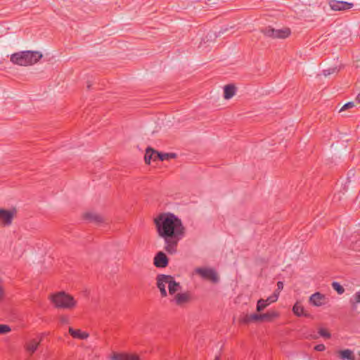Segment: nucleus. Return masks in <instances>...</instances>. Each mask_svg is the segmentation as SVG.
Listing matches in <instances>:
<instances>
[{
  "label": "nucleus",
  "instance_id": "nucleus-1",
  "mask_svg": "<svg viewBox=\"0 0 360 360\" xmlns=\"http://www.w3.org/2000/svg\"><path fill=\"white\" fill-rule=\"evenodd\" d=\"M157 233L164 240V250L170 255L177 252L179 241L186 235V228L181 220L171 212L160 214L154 219Z\"/></svg>",
  "mask_w": 360,
  "mask_h": 360
},
{
  "label": "nucleus",
  "instance_id": "nucleus-2",
  "mask_svg": "<svg viewBox=\"0 0 360 360\" xmlns=\"http://www.w3.org/2000/svg\"><path fill=\"white\" fill-rule=\"evenodd\" d=\"M42 56L39 51H24L12 54L11 61L14 64L26 66L36 63Z\"/></svg>",
  "mask_w": 360,
  "mask_h": 360
},
{
  "label": "nucleus",
  "instance_id": "nucleus-3",
  "mask_svg": "<svg viewBox=\"0 0 360 360\" xmlns=\"http://www.w3.org/2000/svg\"><path fill=\"white\" fill-rule=\"evenodd\" d=\"M51 300L56 307L61 309H72L77 304L74 297L64 291L51 295Z\"/></svg>",
  "mask_w": 360,
  "mask_h": 360
},
{
  "label": "nucleus",
  "instance_id": "nucleus-4",
  "mask_svg": "<svg viewBox=\"0 0 360 360\" xmlns=\"http://www.w3.org/2000/svg\"><path fill=\"white\" fill-rule=\"evenodd\" d=\"M261 32L265 36L274 39H285L290 34V30L289 28L276 30L271 27H266L261 29Z\"/></svg>",
  "mask_w": 360,
  "mask_h": 360
},
{
  "label": "nucleus",
  "instance_id": "nucleus-5",
  "mask_svg": "<svg viewBox=\"0 0 360 360\" xmlns=\"http://www.w3.org/2000/svg\"><path fill=\"white\" fill-rule=\"evenodd\" d=\"M195 272L203 279L209 280L213 283H217L219 281V276L214 269L198 267L195 269Z\"/></svg>",
  "mask_w": 360,
  "mask_h": 360
},
{
  "label": "nucleus",
  "instance_id": "nucleus-6",
  "mask_svg": "<svg viewBox=\"0 0 360 360\" xmlns=\"http://www.w3.org/2000/svg\"><path fill=\"white\" fill-rule=\"evenodd\" d=\"M171 278V275L158 274L156 277V285L160 290V295L162 297L167 296L166 290V285H168L169 280Z\"/></svg>",
  "mask_w": 360,
  "mask_h": 360
},
{
  "label": "nucleus",
  "instance_id": "nucleus-7",
  "mask_svg": "<svg viewBox=\"0 0 360 360\" xmlns=\"http://www.w3.org/2000/svg\"><path fill=\"white\" fill-rule=\"evenodd\" d=\"M328 4L333 11H345L352 8L354 6L352 3L344 1L330 0Z\"/></svg>",
  "mask_w": 360,
  "mask_h": 360
},
{
  "label": "nucleus",
  "instance_id": "nucleus-8",
  "mask_svg": "<svg viewBox=\"0 0 360 360\" xmlns=\"http://www.w3.org/2000/svg\"><path fill=\"white\" fill-rule=\"evenodd\" d=\"M169 258L165 252L159 251L153 258V264L157 268H165L168 266Z\"/></svg>",
  "mask_w": 360,
  "mask_h": 360
},
{
  "label": "nucleus",
  "instance_id": "nucleus-9",
  "mask_svg": "<svg viewBox=\"0 0 360 360\" xmlns=\"http://www.w3.org/2000/svg\"><path fill=\"white\" fill-rule=\"evenodd\" d=\"M44 336V334L41 333L37 338H33L28 340L25 345L26 351L30 354L34 353L42 341Z\"/></svg>",
  "mask_w": 360,
  "mask_h": 360
},
{
  "label": "nucleus",
  "instance_id": "nucleus-10",
  "mask_svg": "<svg viewBox=\"0 0 360 360\" xmlns=\"http://www.w3.org/2000/svg\"><path fill=\"white\" fill-rule=\"evenodd\" d=\"M15 213V210L0 209V221L4 226L11 225Z\"/></svg>",
  "mask_w": 360,
  "mask_h": 360
},
{
  "label": "nucleus",
  "instance_id": "nucleus-11",
  "mask_svg": "<svg viewBox=\"0 0 360 360\" xmlns=\"http://www.w3.org/2000/svg\"><path fill=\"white\" fill-rule=\"evenodd\" d=\"M191 299L190 295L188 292L177 293L174 295V301L176 305L181 306L188 302Z\"/></svg>",
  "mask_w": 360,
  "mask_h": 360
},
{
  "label": "nucleus",
  "instance_id": "nucleus-12",
  "mask_svg": "<svg viewBox=\"0 0 360 360\" xmlns=\"http://www.w3.org/2000/svg\"><path fill=\"white\" fill-rule=\"evenodd\" d=\"M181 290V286L179 283L176 282L174 278L171 276V278L168 283V291L169 295H174L179 291Z\"/></svg>",
  "mask_w": 360,
  "mask_h": 360
},
{
  "label": "nucleus",
  "instance_id": "nucleus-13",
  "mask_svg": "<svg viewBox=\"0 0 360 360\" xmlns=\"http://www.w3.org/2000/svg\"><path fill=\"white\" fill-rule=\"evenodd\" d=\"M325 299V296L317 292L311 295L309 297V302L314 306L320 307L323 304V300Z\"/></svg>",
  "mask_w": 360,
  "mask_h": 360
},
{
  "label": "nucleus",
  "instance_id": "nucleus-14",
  "mask_svg": "<svg viewBox=\"0 0 360 360\" xmlns=\"http://www.w3.org/2000/svg\"><path fill=\"white\" fill-rule=\"evenodd\" d=\"M68 330L70 335L76 339L85 340L89 337V334L87 333L82 332L80 330H75L70 327Z\"/></svg>",
  "mask_w": 360,
  "mask_h": 360
},
{
  "label": "nucleus",
  "instance_id": "nucleus-15",
  "mask_svg": "<svg viewBox=\"0 0 360 360\" xmlns=\"http://www.w3.org/2000/svg\"><path fill=\"white\" fill-rule=\"evenodd\" d=\"M292 311L297 316L310 317V314L304 311L303 306L298 302L294 304Z\"/></svg>",
  "mask_w": 360,
  "mask_h": 360
},
{
  "label": "nucleus",
  "instance_id": "nucleus-16",
  "mask_svg": "<svg viewBox=\"0 0 360 360\" xmlns=\"http://www.w3.org/2000/svg\"><path fill=\"white\" fill-rule=\"evenodd\" d=\"M156 153L158 152L152 149L151 148H148L146 149L144 157L145 162L146 164H150L151 160L155 161L156 160H158V157H156Z\"/></svg>",
  "mask_w": 360,
  "mask_h": 360
},
{
  "label": "nucleus",
  "instance_id": "nucleus-17",
  "mask_svg": "<svg viewBox=\"0 0 360 360\" xmlns=\"http://www.w3.org/2000/svg\"><path fill=\"white\" fill-rule=\"evenodd\" d=\"M236 91V88L233 84L226 85L224 88V97L226 99H230L232 98Z\"/></svg>",
  "mask_w": 360,
  "mask_h": 360
},
{
  "label": "nucleus",
  "instance_id": "nucleus-18",
  "mask_svg": "<svg viewBox=\"0 0 360 360\" xmlns=\"http://www.w3.org/2000/svg\"><path fill=\"white\" fill-rule=\"evenodd\" d=\"M84 219L90 222H95L96 224H99L103 221V218L101 215L93 212L86 213L84 214Z\"/></svg>",
  "mask_w": 360,
  "mask_h": 360
},
{
  "label": "nucleus",
  "instance_id": "nucleus-19",
  "mask_svg": "<svg viewBox=\"0 0 360 360\" xmlns=\"http://www.w3.org/2000/svg\"><path fill=\"white\" fill-rule=\"evenodd\" d=\"M340 357L342 360H355L353 352L349 349L340 351Z\"/></svg>",
  "mask_w": 360,
  "mask_h": 360
},
{
  "label": "nucleus",
  "instance_id": "nucleus-20",
  "mask_svg": "<svg viewBox=\"0 0 360 360\" xmlns=\"http://www.w3.org/2000/svg\"><path fill=\"white\" fill-rule=\"evenodd\" d=\"M156 157L159 160L164 161L170 158H175L176 154L174 153H156Z\"/></svg>",
  "mask_w": 360,
  "mask_h": 360
},
{
  "label": "nucleus",
  "instance_id": "nucleus-21",
  "mask_svg": "<svg viewBox=\"0 0 360 360\" xmlns=\"http://www.w3.org/2000/svg\"><path fill=\"white\" fill-rule=\"evenodd\" d=\"M349 302L352 306V309L355 310L357 307V304L360 302V291L356 292L353 297L349 300Z\"/></svg>",
  "mask_w": 360,
  "mask_h": 360
},
{
  "label": "nucleus",
  "instance_id": "nucleus-22",
  "mask_svg": "<svg viewBox=\"0 0 360 360\" xmlns=\"http://www.w3.org/2000/svg\"><path fill=\"white\" fill-rule=\"evenodd\" d=\"M278 316V314L276 312H274V311H268L265 314H261V319H262V321H270L274 317H276Z\"/></svg>",
  "mask_w": 360,
  "mask_h": 360
},
{
  "label": "nucleus",
  "instance_id": "nucleus-23",
  "mask_svg": "<svg viewBox=\"0 0 360 360\" xmlns=\"http://www.w3.org/2000/svg\"><path fill=\"white\" fill-rule=\"evenodd\" d=\"M269 305V303L266 302V301H265L264 299H259L258 301H257V311H262V310H264L267 306Z\"/></svg>",
  "mask_w": 360,
  "mask_h": 360
},
{
  "label": "nucleus",
  "instance_id": "nucleus-24",
  "mask_svg": "<svg viewBox=\"0 0 360 360\" xmlns=\"http://www.w3.org/2000/svg\"><path fill=\"white\" fill-rule=\"evenodd\" d=\"M333 288L339 294L342 295L345 292V288L338 283L336 281H334L331 284Z\"/></svg>",
  "mask_w": 360,
  "mask_h": 360
},
{
  "label": "nucleus",
  "instance_id": "nucleus-25",
  "mask_svg": "<svg viewBox=\"0 0 360 360\" xmlns=\"http://www.w3.org/2000/svg\"><path fill=\"white\" fill-rule=\"evenodd\" d=\"M339 70H340V68H338V67L329 68L326 70H324L323 71V74L325 77H327L332 74L338 72Z\"/></svg>",
  "mask_w": 360,
  "mask_h": 360
},
{
  "label": "nucleus",
  "instance_id": "nucleus-26",
  "mask_svg": "<svg viewBox=\"0 0 360 360\" xmlns=\"http://www.w3.org/2000/svg\"><path fill=\"white\" fill-rule=\"evenodd\" d=\"M278 295H279V292L275 291L273 295H271V296H269L266 300H264L265 301H266L267 303H269V304H270L271 303H273V302H275L276 301H277L278 298Z\"/></svg>",
  "mask_w": 360,
  "mask_h": 360
},
{
  "label": "nucleus",
  "instance_id": "nucleus-27",
  "mask_svg": "<svg viewBox=\"0 0 360 360\" xmlns=\"http://www.w3.org/2000/svg\"><path fill=\"white\" fill-rule=\"evenodd\" d=\"M11 330V329L8 325H5V324L0 325V335L8 333Z\"/></svg>",
  "mask_w": 360,
  "mask_h": 360
},
{
  "label": "nucleus",
  "instance_id": "nucleus-28",
  "mask_svg": "<svg viewBox=\"0 0 360 360\" xmlns=\"http://www.w3.org/2000/svg\"><path fill=\"white\" fill-rule=\"evenodd\" d=\"M123 360H140V359L136 354H124Z\"/></svg>",
  "mask_w": 360,
  "mask_h": 360
},
{
  "label": "nucleus",
  "instance_id": "nucleus-29",
  "mask_svg": "<svg viewBox=\"0 0 360 360\" xmlns=\"http://www.w3.org/2000/svg\"><path fill=\"white\" fill-rule=\"evenodd\" d=\"M319 333L323 338H330V333L324 328H320L319 330Z\"/></svg>",
  "mask_w": 360,
  "mask_h": 360
},
{
  "label": "nucleus",
  "instance_id": "nucleus-30",
  "mask_svg": "<svg viewBox=\"0 0 360 360\" xmlns=\"http://www.w3.org/2000/svg\"><path fill=\"white\" fill-rule=\"evenodd\" d=\"M250 319H252V322L262 321L261 314H250Z\"/></svg>",
  "mask_w": 360,
  "mask_h": 360
},
{
  "label": "nucleus",
  "instance_id": "nucleus-31",
  "mask_svg": "<svg viewBox=\"0 0 360 360\" xmlns=\"http://www.w3.org/2000/svg\"><path fill=\"white\" fill-rule=\"evenodd\" d=\"M240 321L245 324H248L249 323L252 322V319H250V315L248 314L243 316Z\"/></svg>",
  "mask_w": 360,
  "mask_h": 360
},
{
  "label": "nucleus",
  "instance_id": "nucleus-32",
  "mask_svg": "<svg viewBox=\"0 0 360 360\" xmlns=\"http://www.w3.org/2000/svg\"><path fill=\"white\" fill-rule=\"evenodd\" d=\"M124 354L114 353L111 356L112 360H123Z\"/></svg>",
  "mask_w": 360,
  "mask_h": 360
},
{
  "label": "nucleus",
  "instance_id": "nucleus-33",
  "mask_svg": "<svg viewBox=\"0 0 360 360\" xmlns=\"http://www.w3.org/2000/svg\"><path fill=\"white\" fill-rule=\"evenodd\" d=\"M354 106V102H348L347 103H345L342 107V108L340 109V112H342L345 110H347V109H349V108H352Z\"/></svg>",
  "mask_w": 360,
  "mask_h": 360
},
{
  "label": "nucleus",
  "instance_id": "nucleus-34",
  "mask_svg": "<svg viewBox=\"0 0 360 360\" xmlns=\"http://www.w3.org/2000/svg\"><path fill=\"white\" fill-rule=\"evenodd\" d=\"M314 349L319 352H323L326 349V347L323 344H319L314 347Z\"/></svg>",
  "mask_w": 360,
  "mask_h": 360
},
{
  "label": "nucleus",
  "instance_id": "nucleus-35",
  "mask_svg": "<svg viewBox=\"0 0 360 360\" xmlns=\"http://www.w3.org/2000/svg\"><path fill=\"white\" fill-rule=\"evenodd\" d=\"M283 288V283L282 281H278L277 283V290H276L277 292Z\"/></svg>",
  "mask_w": 360,
  "mask_h": 360
},
{
  "label": "nucleus",
  "instance_id": "nucleus-36",
  "mask_svg": "<svg viewBox=\"0 0 360 360\" xmlns=\"http://www.w3.org/2000/svg\"><path fill=\"white\" fill-rule=\"evenodd\" d=\"M60 321L62 323L66 324V323H68L69 319L67 316H62V317H60Z\"/></svg>",
  "mask_w": 360,
  "mask_h": 360
},
{
  "label": "nucleus",
  "instance_id": "nucleus-37",
  "mask_svg": "<svg viewBox=\"0 0 360 360\" xmlns=\"http://www.w3.org/2000/svg\"><path fill=\"white\" fill-rule=\"evenodd\" d=\"M4 291L1 285V279L0 278V300L4 297Z\"/></svg>",
  "mask_w": 360,
  "mask_h": 360
},
{
  "label": "nucleus",
  "instance_id": "nucleus-38",
  "mask_svg": "<svg viewBox=\"0 0 360 360\" xmlns=\"http://www.w3.org/2000/svg\"><path fill=\"white\" fill-rule=\"evenodd\" d=\"M356 100L360 103V93L357 95L356 98Z\"/></svg>",
  "mask_w": 360,
  "mask_h": 360
},
{
  "label": "nucleus",
  "instance_id": "nucleus-39",
  "mask_svg": "<svg viewBox=\"0 0 360 360\" xmlns=\"http://www.w3.org/2000/svg\"><path fill=\"white\" fill-rule=\"evenodd\" d=\"M215 360H219V357L218 356H215Z\"/></svg>",
  "mask_w": 360,
  "mask_h": 360
}]
</instances>
